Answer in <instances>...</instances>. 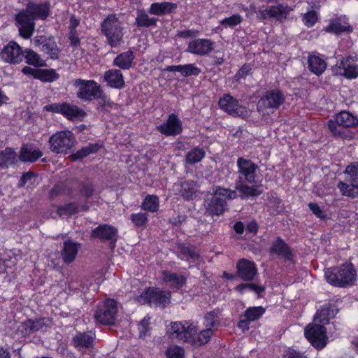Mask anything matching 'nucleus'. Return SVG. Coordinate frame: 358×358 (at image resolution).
<instances>
[{
	"label": "nucleus",
	"instance_id": "f257e3e1",
	"mask_svg": "<svg viewBox=\"0 0 358 358\" xmlns=\"http://www.w3.org/2000/svg\"><path fill=\"white\" fill-rule=\"evenodd\" d=\"M50 13L49 3L29 1L26 8L21 10L15 15L19 35L24 39L31 38L35 30V21L45 20Z\"/></svg>",
	"mask_w": 358,
	"mask_h": 358
},
{
	"label": "nucleus",
	"instance_id": "f03ea898",
	"mask_svg": "<svg viewBox=\"0 0 358 358\" xmlns=\"http://www.w3.org/2000/svg\"><path fill=\"white\" fill-rule=\"evenodd\" d=\"M238 178L235 182V189L240 194L241 199L255 198L262 191L257 187L248 186L245 183L254 184L257 177L259 167L250 159L239 157L237 159Z\"/></svg>",
	"mask_w": 358,
	"mask_h": 358
},
{
	"label": "nucleus",
	"instance_id": "7ed1b4c3",
	"mask_svg": "<svg viewBox=\"0 0 358 358\" xmlns=\"http://www.w3.org/2000/svg\"><path fill=\"white\" fill-rule=\"evenodd\" d=\"M169 331L171 334L176 335L177 339L195 348L207 344L212 338L209 329L199 331L196 324L191 320L173 322Z\"/></svg>",
	"mask_w": 358,
	"mask_h": 358
},
{
	"label": "nucleus",
	"instance_id": "20e7f679",
	"mask_svg": "<svg viewBox=\"0 0 358 358\" xmlns=\"http://www.w3.org/2000/svg\"><path fill=\"white\" fill-rule=\"evenodd\" d=\"M73 85L78 88L77 96L83 101L98 100L99 105L103 109L108 110L110 108L109 99H107L101 86L93 80L81 78L73 80Z\"/></svg>",
	"mask_w": 358,
	"mask_h": 358
},
{
	"label": "nucleus",
	"instance_id": "39448f33",
	"mask_svg": "<svg viewBox=\"0 0 358 358\" xmlns=\"http://www.w3.org/2000/svg\"><path fill=\"white\" fill-rule=\"evenodd\" d=\"M327 282L337 287H346L354 285L357 280V271L351 262L330 267L324 270Z\"/></svg>",
	"mask_w": 358,
	"mask_h": 358
},
{
	"label": "nucleus",
	"instance_id": "423d86ee",
	"mask_svg": "<svg viewBox=\"0 0 358 358\" xmlns=\"http://www.w3.org/2000/svg\"><path fill=\"white\" fill-rule=\"evenodd\" d=\"M358 124V119L351 113L342 111L337 114L334 120L328 122V128L336 137L351 139L353 134L348 129Z\"/></svg>",
	"mask_w": 358,
	"mask_h": 358
},
{
	"label": "nucleus",
	"instance_id": "0eeeda50",
	"mask_svg": "<svg viewBox=\"0 0 358 358\" xmlns=\"http://www.w3.org/2000/svg\"><path fill=\"white\" fill-rule=\"evenodd\" d=\"M50 150L55 154L71 152L76 143L73 134L69 130L57 131L50 136L48 141Z\"/></svg>",
	"mask_w": 358,
	"mask_h": 358
},
{
	"label": "nucleus",
	"instance_id": "6e6552de",
	"mask_svg": "<svg viewBox=\"0 0 358 358\" xmlns=\"http://www.w3.org/2000/svg\"><path fill=\"white\" fill-rule=\"evenodd\" d=\"M170 291H164L158 287H148L138 296V301L150 306L165 308L171 302Z\"/></svg>",
	"mask_w": 358,
	"mask_h": 358
},
{
	"label": "nucleus",
	"instance_id": "1a4fd4ad",
	"mask_svg": "<svg viewBox=\"0 0 358 358\" xmlns=\"http://www.w3.org/2000/svg\"><path fill=\"white\" fill-rule=\"evenodd\" d=\"M304 336L317 350H323L329 342L327 328L322 324L314 323L308 324L304 330Z\"/></svg>",
	"mask_w": 358,
	"mask_h": 358
},
{
	"label": "nucleus",
	"instance_id": "9d476101",
	"mask_svg": "<svg viewBox=\"0 0 358 358\" xmlns=\"http://www.w3.org/2000/svg\"><path fill=\"white\" fill-rule=\"evenodd\" d=\"M284 94L279 90L267 91L258 102V110L264 114L273 113L285 101Z\"/></svg>",
	"mask_w": 358,
	"mask_h": 358
},
{
	"label": "nucleus",
	"instance_id": "9b49d317",
	"mask_svg": "<svg viewBox=\"0 0 358 358\" xmlns=\"http://www.w3.org/2000/svg\"><path fill=\"white\" fill-rule=\"evenodd\" d=\"M350 185L340 182L338 187L343 195L355 198L358 196V162L348 165L345 171Z\"/></svg>",
	"mask_w": 358,
	"mask_h": 358
},
{
	"label": "nucleus",
	"instance_id": "f8f14e48",
	"mask_svg": "<svg viewBox=\"0 0 358 358\" xmlns=\"http://www.w3.org/2000/svg\"><path fill=\"white\" fill-rule=\"evenodd\" d=\"M219 106L229 114L234 117H245L247 109L239 104L238 101L229 94H224L219 101Z\"/></svg>",
	"mask_w": 358,
	"mask_h": 358
},
{
	"label": "nucleus",
	"instance_id": "ddd939ff",
	"mask_svg": "<svg viewBox=\"0 0 358 358\" xmlns=\"http://www.w3.org/2000/svg\"><path fill=\"white\" fill-rule=\"evenodd\" d=\"M236 274L238 278L245 282L255 280L258 274L256 264L250 260L242 258L236 262Z\"/></svg>",
	"mask_w": 358,
	"mask_h": 358
},
{
	"label": "nucleus",
	"instance_id": "4468645a",
	"mask_svg": "<svg viewBox=\"0 0 358 358\" xmlns=\"http://www.w3.org/2000/svg\"><path fill=\"white\" fill-rule=\"evenodd\" d=\"M0 55L4 62L10 64H19L24 58L21 46L13 41L3 47Z\"/></svg>",
	"mask_w": 358,
	"mask_h": 358
},
{
	"label": "nucleus",
	"instance_id": "2eb2a0df",
	"mask_svg": "<svg viewBox=\"0 0 358 358\" xmlns=\"http://www.w3.org/2000/svg\"><path fill=\"white\" fill-rule=\"evenodd\" d=\"M214 48V42L208 38H197L191 41L186 51L199 56L209 54Z\"/></svg>",
	"mask_w": 358,
	"mask_h": 358
},
{
	"label": "nucleus",
	"instance_id": "dca6fc26",
	"mask_svg": "<svg viewBox=\"0 0 358 358\" xmlns=\"http://www.w3.org/2000/svg\"><path fill=\"white\" fill-rule=\"evenodd\" d=\"M96 323L102 325H112V299H106L97 306L94 313Z\"/></svg>",
	"mask_w": 358,
	"mask_h": 358
},
{
	"label": "nucleus",
	"instance_id": "f3484780",
	"mask_svg": "<svg viewBox=\"0 0 358 358\" xmlns=\"http://www.w3.org/2000/svg\"><path fill=\"white\" fill-rule=\"evenodd\" d=\"M157 130L162 134L169 136H176L182 132V127L181 121L177 115L171 113L169 115L166 122L157 127Z\"/></svg>",
	"mask_w": 358,
	"mask_h": 358
},
{
	"label": "nucleus",
	"instance_id": "a211bd4d",
	"mask_svg": "<svg viewBox=\"0 0 358 358\" xmlns=\"http://www.w3.org/2000/svg\"><path fill=\"white\" fill-rule=\"evenodd\" d=\"M95 333L92 331L77 332L72 338V345L79 351L93 348L95 340Z\"/></svg>",
	"mask_w": 358,
	"mask_h": 358
},
{
	"label": "nucleus",
	"instance_id": "6ab92c4d",
	"mask_svg": "<svg viewBox=\"0 0 358 358\" xmlns=\"http://www.w3.org/2000/svg\"><path fill=\"white\" fill-rule=\"evenodd\" d=\"M178 257L182 261H188L192 263L199 262L201 260V255L198 248L192 244L180 243L178 245Z\"/></svg>",
	"mask_w": 358,
	"mask_h": 358
},
{
	"label": "nucleus",
	"instance_id": "aec40b11",
	"mask_svg": "<svg viewBox=\"0 0 358 358\" xmlns=\"http://www.w3.org/2000/svg\"><path fill=\"white\" fill-rule=\"evenodd\" d=\"M161 276L163 282L177 291L182 289L187 282V278L185 275L168 270L162 271Z\"/></svg>",
	"mask_w": 358,
	"mask_h": 358
},
{
	"label": "nucleus",
	"instance_id": "412c9836",
	"mask_svg": "<svg viewBox=\"0 0 358 358\" xmlns=\"http://www.w3.org/2000/svg\"><path fill=\"white\" fill-rule=\"evenodd\" d=\"M270 253L280 256L287 260H292L293 252L289 245L280 236L272 243Z\"/></svg>",
	"mask_w": 358,
	"mask_h": 358
},
{
	"label": "nucleus",
	"instance_id": "4be33fe9",
	"mask_svg": "<svg viewBox=\"0 0 358 358\" xmlns=\"http://www.w3.org/2000/svg\"><path fill=\"white\" fill-rule=\"evenodd\" d=\"M80 244L71 240H66L64 242L63 249L61 250L62 260L66 264L72 263L78 252Z\"/></svg>",
	"mask_w": 358,
	"mask_h": 358
},
{
	"label": "nucleus",
	"instance_id": "5701e85b",
	"mask_svg": "<svg viewBox=\"0 0 358 358\" xmlns=\"http://www.w3.org/2000/svg\"><path fill=\"white\" fill-rule=\"evenodd\" d=\"M338 312V310L336 309L334 305L325 303L317 310L314 316V320L320 323H322L323 325L327 324L329 323L331 319L335 317Z\"/></svg>",
	"mask_w": 358,
	"mask_h": 358
},
{
	"label": "nucleus",
	"instance_id": "b1692460",
	"mask_svg": "<svg viewBox=\"0 0 358 358\" xmlns=\"http://www.w3.org/2000/svg\"><path fill=\"white\" fill-rule=\"evenodd\" d=\"M42 155V152L32 145L23 144L20 148L19 159L22 162L34 163Z\"/></svg>",
	"mask_w": 358,
	"mask_h": 358
},
{
	"label": "nucleus",
	"instance_id": "393cba45",
	"mask_svg": "<svg viewBox=\"0 0 358 358\" xmlns=\"http://www.w3.org/2000/svg\"><path fill=\"white\" fill-rule=\"evenodd\" d=\"M237 190L216 186L210 191L212 195L211 201H227L236 199L238 196Z\"/></svg>",
	"mask_w": 358,
	"mask_h": 358
},
{
	"label": "nucleus",
	"instance_id": "a878e982",
	"mask_svg": "<svg viewBox=\"0 0 358 358\" xmlns=\"http://www.w3.org/2000/svg\"><path fill=\"white\" fill-rule=\"evenodd\" d=\"M269 18H273L275 20L283 22L287 18L289 13L293 9L288 6L278 4L268 7Z\"/></svg>",
	"mask_w": 358,
	"mask_h": 358
},
{
	"label": "nucleus",
	"instance_id": "bb28decb",
	"mask_svg": "<svg viewBox=\"0 0 358 358\" xmlns=\"http://www.w3.org/2000/svg\"><path fill=\"white\" fill-rule=\"evenodd\" d=\"M176 8L177 5L172 2L152 3L148 13L155 15H163L172 13Z\"/></svg>",
	"mask_w": 358,
	"mask_h": 358
},
{
	"label": "nucleus",
	"instance_id": "cd10ccee",
	"mask_svg": "<svg viewBox=\"0 0 358 358\" xmlns=\"http://www.w3.org/2000/svg\"><path fill=\"white\" fill-rule=\"evenodd\" d=\"M352 27L348 22L345 16H341L331 22L330 24L326 28L327 31L339 34L344 31H351Z\"/></svg>",
	"mask_w": 358,
	"mask_h": 358
},
{
	"label": "nucleus",
	"instance_id": "c85d7f7f",
	"mask_svg": "<svg viewBox=\"0 0 358 358\" xmlns=\"http://www.w3.org/2000/svg\"><path fill=\"white\" fill-rule=\"evenodd\" d=\"M91 238L99 239L101 242H106L112 239V226L109 224H101L92 229Z\"/></svg>",
	"mask_w": 358,
	"mask_h": 358
},
{
	"label": "nucleus",
	"instance_id": "c756f323",
	"mask_svg": "<svg viewBox=\"0 0 358 358\" xmlns=\"http://www.w3.org/2000/svg\"><path fill=\"white\" fill-rule=\"evenodd\" d=\"M340 68L343 69V75L348 78H355L358 76V65L350 57L341 61Z\"/></svg>",
	"mask_w": 358,
	"mask_h": 358
},
{
	"label": "nucleus",
	"instance_id": "7c9ffc66",
	"mask_svg": "<svg viewBox=\"0 0 358 358\" xmlns=\"http://www.w3.org/2000/svg\"><path fill=\"white\" fill-rule=\"evenodd\" d=\"M197 188L193 180H185L180 184L179 193L184 199L193 200L196 196Z\"/></svg>",
	"mask_w": 358,
	"mask_h": 358
},
{
	"label": "nucleus",
	"instance_id": "2f4dec72",
	"mask_svg": "<svg viewBox=\"0 0 358 358\" xmlns=\"http://www.w3.org/2000/svg\"><path fill=\"white\" fill-rule=\"evenodd\" d=\"M17 162V154L11 148H6L0 152V167L8 168Z\"/></svg>",
	"mask_w": 358,
	"mask_h": 358
},
{
	"label": "nucleus",
	"instance_id": "473e14b6",
	"mask_svg": "<svg viewBox=\"0 0 358 358\" xmlns=\"http://www.w3.org/2000/svg\"><path fill=\"white\" fill-rule=\"evenodd\" d=\"M62 115L68 120H72L83 117L85 113L83 110L80 109L77 106L71 105L68 103L64 102Z\"/></svg>",
	"mask_w": 358,
	"mask_h": 358
},
{
	"label": "nucleus",
	"instance_id": "72a5a7b5",
	"mask_svg": "<svg viewBox=\"0 0 358 358\" xmlns=\"http://www.w3.org/2000/svg\"><path fill=\"white\" fill-rule=\"evenodd\" d=\"M308 64L309 70L316 75L322 74L327 67L324 60L316 55L309 56Z\"/></svg>",
	"mask_w": 358,
	"mask_h": 358
},
{
	"label": "nucleus",
	"instance_id": "f704fd0d",
	"mask_svg": "<svg viewBox=\"0 0 358 358\" xmlns=\"http://www.w3.org/2000/svg\"><path fill=\"white\" fill-rule=\"evenodd\" d=\"M134 55L133 51L128 50L120 54L114 60V64L122 69H129L131 66Z\"/></svg>",
	"mask_w": 358,
	"mask_h": 358
},
{
	"label": "nucleus",
	"instance_id": "c9c22d12",
	"mask_svg": "<svg viewBox=\"0 0 358 358\" xmlns=\"http://www.w3.org/2000/svg\"><path fill=\"white\" fill-rule=\"evenodd\" d=\"M205 329H209L213 336V329H216L220 325V319L215 311H210L206 313L203 318Z\"/></svg>",
	"mask_w": 358,
	"mask_h": 358
},
{
	"label": "nucleus",
	"instance_id": "e433bc0d",
	"mask_svg": "<svg viewBox=\"0 0 358 358\" xmlns=\"http://www.w3.org/2000/svg\"><path fill=\"white\" fill-rule=\"evenodd\" d=\"M39 329V322L38 321H34L31 319H28L24 322H22V324L18 327L19 332L23 336H30L31 334L38 331Z\"/></svg>",
	"mask_w": 358,
	"mask_h": 358
},
{
	"label": "nucleus",
	"instance_id": "4c0bfd02",
	"mask_svg": "<svg viewBox=\"0 0 358 358\" xmlns=\"http://www.w3.org/2000/svg\"><path fill=\"white\" fill-rule=\"evenodd\" d=\"M41 51L48 54L52 59H58L60 52L52 37H48L44 45L41 47Z\"/></svg>",
	"mask_w": 358,
	"mask_h": 358
},
{
	"label": "nucleus",
	"instance_id": "58836bf2",
	"mask_svg": "<svg viewBox=\"0 0 358 358\" xmlns=\"http://www.w3.org/2000/svg\"><path fill=\"white\" fill-rule=\"evenodd\" d=\"M157 20L154 17H150L149 15L143 10H138L136 17V24L138 27H149L156 25Z\"/></svg>",
	"mask_w": 358,
	"mask_h": 358
},
{
	"label": "nucleus",
	"instance_id": "ea45409f",
	"mask_svg": "<svg viewBox=\"0 0 358 358\" xmlns=\"http://www.w3.org/2000/svg\"><path fill=\"white\" fill-rule=\"evenodd\" d=\"M99 149V146L96 144H89L86 146L83 147L81 149L78 150L76 153H73L69 156L71 161L74 162L80 159H83L92 153L96 152Z\"/></svg>",
	"mask_w": 358,
	"mask_h": 358
},
{
	"label": "nucleus",
	"instance_id": "a19ab883",
	"mask_svg": "<svg viewBox=\"0 0 358 358\" xmlns=\"http://www.w3.org/2000/svg\"><path fill=\"white\" fill-rule=\"evenodd\" d=\"M205 155L206 152L202 148L196 147L186 154L185 160L189 164H194L201 162Z\"/></svg>",
	"mask_w": 358,
	"mask_h": 358
},
{
	"label": "nucleus",
	"instance_id": "79ce46f5",
	"mask_svg": "<svg viewBox=\"0 0 358 358\" xmlns=\"http://www.w3.org/2000/svg\"><path fill=\"white\" fill-rule=\"evenodd\" d=\"M265 311V308L262 306L249 307L245 310L243 316L248 318V320L255 322L260 319Z\"/></svg>",
	"mask_w": 358,
	"mask_h": 358
},
{
	"label": "nucleus",
	"instance_id": "37998d69",
	"mask_svg": "<svg viewBox=\"0 0 358 358\" xmlns=\"http://www.w3.org/2000/svg\"><path fill=\"white\" fill-rule=\"evenodd\" d=\"M23 52L25 61L28 64L35 66L44 65V61L41 59L40 55L31 49H25Z\"/></svg>",
	"mask_w": 358,
	"mask_h": 358
},
{
	"label": "nucleus",
	"instance_id": "c03bdc74",
	"mask_svg": "<svg viewBox=\"0 0 358 358\" xmlns=\"http://www.w3.org/2000/svg\"><path fill=\"white\" fill-rule=\"evenodd\" d=\"M36 78L43 82H53L59 78V75L54 69H38Z\"/></svg>",
	"mask_w": 358,
	"mask_h": 358
},
{
	"label": "nucleus",
	"instance_id": "a18cd8bd",
	"mask_svg": "<svg viewBox=\"0 0 358 358\" xmlns=\"http://www.w3.org/2000/svg\"><path fill=\"white\" fill-rule=\"evenodd\" d=\"M78 203H65L64 206L57 208V214L59 217H69L78 212Z\"/></svg>",
	"mask_w": 358,
	"mask_h": 358
},
{
	"label": "nucleus",
	"instance_id": "49530a36",
	"mask_svg": "<svg viewBox=\"0 0 358 358\" xmlns=\"http://www.w3.org/2000/svg\"><path fill=\"white\" fill-rule=\"evenodd\" d=\"M137 326L140 338L144 339L150 335L152 329L150 327V317L148 315L144 317Z\"/></svg>",
	"mask_w": 358,
	"mask_h": 358
},
{
	"label": "nucleus",
	"instance_id": "de8ad7c7",
	"mask_svg": "<svg viewBox=\"0 0 358 358\" xmlns=\"http://www.w3.org/2000/svg\"><path fill=\"white\" fill-rule=\"evenodd\" d=\"M227 203H208L206 213L211 216H219L227 210Z\"/></svg>",
	"mask_w": 358,
	"mask_h": 358
},
{
	"label": "nucleus",
	"instance_id": "09e8293b",
	"mask_svg": "<svg viewBox=\"0 0 358 358\" xmlns=\"http://www.w3.org/2000/svg\"><path fill=\"white\" fill-rule=\"evenodd\" d=\"M130 220L135 227L141 229H145L148 221L146 213H137L131 215Z\"/></svg>",
	"mask_w": 358,
	"mask_h": 358
},
{
	"label": "nucleus",
	"instance_id": "8fccbe9b",
	"mask_svg": "<svg viewBox=\"0 0 358 358\" xmlns=\"http://www.w3.org/2000/svg\"><path fill=\"white\" fill-rule=\"evenodd\" d=\"M308 206L313 213L320 220L327 221L330 219L331 214L326 210L322 209L318 206V203H308Z\"/></svg>",
	"mask_w": 358,
	"mask_h": 358
},
{
	"label": "nucleus",
	"instance_id": "3c124183",
	"mask_svg": "<svg viewBox=\"0 0 358 358\" xmlns=\"http://www.w3.org/2000/svg\"><path fill=\"white\" fill-rule=\"evenodd\" d=\"M101 32L107 38L108 44L112 45V20L108 15L101 24Z\"/></svg>",
	"mask_w": 358,
	"mask_h": 358
},
{
	"label": "nucleus",
	"instance_id": "603ef678",
	"mask_svg": "<svg viewBox=\"0 0 358 358\" xmlns=\"http://www.w3.org/2000/svg\"><path fill=\"white\" fill-rule=\"evenodd\" d=\"M166 358H185V350L178 345H173L165 352Z\"/></svg>",
	"mask_w": 358,
	"mask_h": 358
},
{
	"label": "nucleus",
	"instance_id": "864d4df0",
	"mask_svg": "<svg viewBox=\"0 0 358 358\" xmlns=\"http://www.w3.org/2000/svg\"><path fill=\"white\" fill-rule=\"evenodd\" d=\"M243 17L239 14H234L220 21V24L224 27H233L241 23Z\"/></svg>",
	"mask_w": 358,
	"mask_h": 358
},
{
	"label": "nucleus",
	"instance_id": "5fc2aeb1",
	"mask_svg": "<svg viewBox=\"0 0 358 358\" xmlns=\"http://www.w3.org/2000/svg\"><path fill=\"white\" fill-rule=\"evenodd\" d=\"M201 73V70L193 64L181 65L180 73L185 77L198 76Z\"/></svg>",
	"mask_w": 358,
	"mask_h": 358
},
{
	"label": "nucleus",
	"instance_id": "6e6d98bb",
	"mask_svg": "<svg viewBox=\"0 0 358 358\" xmlns=\"http://www.w3.org/2000/svg\"><path fill=\"white\" fill-rule=\"evenodd\" d=\"M117 20L113 15V28H115V31H113V46L120 44L122 41L123 36V29L116 24Z\"/></svg>",
	"mask_w": 358,
	"mask_h": 358
},
{
	"label": "nucleus",
	"instance_id": "4d7b16f0",
	"mask_svg": "<svg viewBox=\"0 0 358 358\" xmlns=\"http://www.w3.org/2000/svg\"><path fill=\"white\" fill-rule=\"evenodd\" d=\"M302 20L306 27H313L317 20V13L314 10H311L305 13L303 16Z\"/></svg>",
	"mask_w": 358,
	"mask_h": 358
},
{
	"label": "nucleus",
	"instance_id": "13d9d810",
	"mask_svg": "<svg viewBox=\"0 0 358 358\" xmlns=\"http://www.w3.org/2000/svg\"><path fill=\"white\" fill-rule=\"evenodd\" d=\"M124 86L123 76L120 70H113V87L122 88Z\"/></svg>",
	"mask_w": 358,
	"mask_h": 358
},
{
	"label": "nucleus",
	"instance_id": "bf43d9fd",
	"mask_svg": "<svg viewBox=\"0 0 358 358\" xmlns=\"http://www.w3.org/2000/svg\"><path fill=\"white\" fill-rule=\"evenodd\" d=\"M36 180V176L31 172H27L22 175L20 180V185L25 186L32 185Z\"/></svg>",
	"mask_w": 358,
	"mask_h": 358
},
{
	"label": "nucleus",
	"instance_id": "052dcab7",
	"mask_svg": "<svg viewBox=\"0 0 358 358\" xmlns=\"http://www.w3.org/2000/svg\"><path fill=\"white\" fill-rule=\"evenodd\" d=\"M63 103H54L44 106V110L55 113H62Z\"/></svg>",
	"mask_w": 358,
	"mask_h": 358
},
{
	"label": "nucleus",
	"instance_id": "680f3d73",
	"mask_svg": "<svg viewBox=\"0 0 358 358\" xmlns=\"http://www.w3.org/2000/svg\"><path fill=\"white\" fill-rule=\"evenodd\" d=\"M247 285L248 289L255 292L258 296H259L262 293L264 292L266 289L264 286L255 283H247Z\"/></svg>",
	"mask_w": 358,
	"mask_h": 358
},
{
	"label": "nucleus",
	"instance_id": "e2e57ef3",
	"mask_svg": "<svg viewBox=\"0 0 358 358\" xmlns=\"http://www.w3.org/2000/svg\"><path fill=\"white\" fill-rule=\"evenodd\" d=\"M251 69L248 65H244L242 66L241 69L236 74V78L238 81H240L241 79H244L250 73Z\"/></svg>",
	"mask_w": 358,
	"mask_h": 358
},
{
	"label": "nucleus",
	"instance_id": "0e129e2a",
	"mask_svg": "<svg viewBox=\"0 0 358 358\" xmlns=\"http://www.w3.org/2000/svg\"><path fill=\"white\" fill-rule=\"evenodd\" d=\"M141 208L145 211L155 213L159 210V203H141Z\"/></svg>",
	"mask_w": 358,
	"mask_h": 358
},
{
	"label": "nucleus",
	"instance_id": "69168bd1",
	"mask_svg": "<svg viewBox=\"0 0 358 358\" xmlns=\"http://www.w3.org/2000/svg\"><path fill=\"white\" fill-rule=\"evenodd\" d=\"M199 31L194 29L183 30L178 32V36L181 38H192L198 35Z\"/></svg>",
	"mask_w": 358,
	"mask_h": 358
},
{
	"label": "nucleus",
	"instance_id": "338daca9",
	"mask_svg": "<svg viewBox=\"0 0 358 358\" xmlns=\"http://www.w3.org/2000/svg\"><path fill=\"white\" fill-rule=\"evenodd\" d=\"M251 322L248 320V318L241 319L237 323V327L243 332H245L250 329V323Z\"/></svg>",
	"mask_w": 358,
	"mask_h": 358
},
{
	"label": "nucleus",
	"instance_id": "774afa93",
	"mask_svg": "<svg viewBox=\"0 0 358 358\" xmlns=\"http://www.w3.org/2000/svg\"><path fill=\"white\" fill-rule=\"evenodd\" d=\"M259 229V225L255 220H252L246 226V230L248 232L256 234Z\"/></svg>",
	"mask_w": 358,
	"mask_h": 358
}]
</instances>
